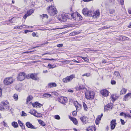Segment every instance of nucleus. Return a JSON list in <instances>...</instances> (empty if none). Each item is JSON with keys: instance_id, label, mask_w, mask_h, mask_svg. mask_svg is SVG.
<instances>
[{"instance_id": "1", "label": "nucleus", "mask_w": 131, "mask_h": 131, "mask_svg": "<svg viewBox=\"0 0 131 131\" xmlns=\"http://www.w3.org/2000/svg\"><path fill=\"white\" fill-rule=\"evenodd\" d=\"M47 9L48 13L51 16H54L56 14L57 12L55 7L53 6H48Z\"/></svg>"}, {"instance_id": "2", "label": "nucleus", "mask_w": 131, "mask_h": 131, "mask_svg": "<svg viewBox=\"0 0 131 131\" xmlns=\"http://www.w3.org/2000/svg\"><path fill=\"white\" fill-rule=\"evenodd\" d=\"M94 92L93 91H87L85 93L86 98L88 99L91 100L94 97Z\"/></svg>"}, {"instance_id": "3", "label": "nucleus", "mask_w": 131, "mask_h": 131, "mask_svg": "<svg viewBox=\"0 0 131 131\" xmlns=\"http://www.w3.org/2000/svg\"><path fill=\"white\" fill-rule=\"evenodd\" d=\"M75 77V76L74 74H72L70 76H68L66 78H63L62 79V81L65 83L69 82L71 81Z\"/></svg>"}, {"instance_id": "4", "label": "nucleus", "mask_w": 131, "mask_h": 131, "mask_svg": "<svg viewBox=\"0 0 131 131\" xmlns=\"http://www.w3.org/2000/svg\"><path fill=\"white\" fill-rule=\"evenodd\" d=\"M13 81L14 80L12 77H7L4 79V83L6 85H9L13 83Z\"/></svg>"}, {"instance_id": "5", "label": "nucleus", "mask_w": 131, "mask_h": 131, "mask_svg": "<svg viewBox=\"0 0 131 131\" xmlns=\"http://www.w3.org/2000/svg\"><path fill=\"white\" fill-rule=\"evenodd\" d=\"M82 13L85 16H92V12L86 8H84L82 10Z\"/></svg>"}, {"instance_id": "6", "label": "nucleus", "mask_w": 131, "mask_h": 131, "mask_svg": "<svg viewBox=\"0 0 131 131\" xmlns=\"http://www.w3.org/2000/svg\"><path fill=\"white\" fill-rule=\"evenodd\" d=\"M25 77V74L24 72H20L19 73L17 77L18 80L22 81L24 80Z\"/></svg>"}, {"instance_id": "7", "label": "nucleus", "mask_w": 131, "mask_h": 131, "mask_svg": "<svg viewBox=\"0 0 131 131\" xmlns=\"http://www.w3.org/2000/svg\"><path fill=\"white\" fill-rule=\"evenodd\" d=\"M68 99L66 97L61 96L59 97L58 101L61 103L65 104L67 102Z\"/></svg>"}, {"instance_id": "8", "label": "nucleus", "mask_w": 131, "mask_h": 131, "mask_svg": "<svg viewBox=\"0 0 131 131\" xmlns=\"http://www.w3.org/2000/svg\"><path fill=\"white\" fill-rule=\"evenodd\" d=\"M117 123H116V120L113 119L111 121L110 125L111 129H114Z\"/></svg>"}, {"instance_id": "9", "label": "nucleus", "mask_w": 131, "mask_h": 131, "mask_svg": "<svg viewBox=\"0 0 131 131\" xmlns=\"http://www.w3.org/2000/svg\"><path fill=\"white\" fill-rule=\"evenodd\" d=\"M74 105L75 106L77 110L78 111L81 109L82 106L77 101H75L74 102Z\"/></svg>"}, {"instance_id": "10", "label": "nucleus", "mask_w": 131, "mask_h": 131, "mask_svg": "<svg viewBox=\"0 0 131 131\" xmlns=\"http://www.w3.org/2000/svg\"><path fill=\"white\" fill-rule=\"evenodd\" d=\"M101 93L104 96L107 97L109 94V92L106 90L104 89L101 91Z\"/></svg>"}, {"instance_id": "11", "label": "nucleus", "mask_w": 131, "mask_h": 131, "mask_svg": "<svg viewBox=\"0 0 131 131\" xmlns=\"http://www.w3.org/2000/svg\"><path fill=\"white\" fill-rule=\"evenodd\" d=\"M61 17L59 18H58L59 20L61 22H64L67 20V17L64 15H61Z\"/></svg>"}, {"instance_id": "12", "label": "nucleus", "mask_w": 131, "mask_h": 131, "mask_svg": "<svg viewBox=\"0 0 131 131\" xmlns=\"http://www.w3.org/2000/svg\"><path fill=\"white\" fill-rule=\"evenodd\" d=\"M26 125L27 127L30 128L36 129L37 128V127H35L33 125L29 122H27L26 123Z\"/></svg>"}, {"instance_id": "13", "label": "nucleus", "mask_w": 131, "mask_h": 131, "mask_svg": "<svg viewBox=\"0 0 131 131\" xmlns=\"http://www.w3.org/2000/svg\"><path fill=\"white\" fill-rule=\"evenodd\" d=\"M3 106L5 107V109H8L9 108V104L8 102L7 101H4L2 102Z\"/></svg>"}, {"instance_id": "14", "label": "nucleus", "mask_w": 131, "mask_h": 131, "mask_svg": "<svg viewBox=\"0 0 131 131\" xmlns=\"http://www.w3.org/2000/svg\"><path fill=\"white\" fill-rule=\"evenodd\" d=\"M112 107V104H108L104 108L105 110H108L110 109H111Z\"/></svg>"}, {"instance_id": "15", "label": "nucleus", "mask_w": 131, "mask_h": 131, "mask_svg": "<svg viewBox=\"0 0 131 131\" xmlns=\"http://www.w3.org/2000/svg\"><path fill=\"white\" fill-rule=\"evenodd\" d=\"M100 15L99 10H97L94 13L93 15V17L94 18L97 17L99 16Z\"/></svg>"}, {"instance_id": "16", "label": "nucleus", "mask_w": 131, "mask_h": 131, "mask_svg": "<svg viewBox=\"0 0 131 131\" xmlns=\"http://www.w3.org/2000/svg\"><path fill=\"white\" fill-rule=\"evenodd\" d=\"M30 77L32 79L35 80H38V78L37 77L36 74H31L30 75Z\"/></svg>"}, {"instance_id": "17", "label": "nucleus", "mask_w": 131, "mask_h": 131, "mask_svg": "<svg viewBox=\"0 0 131 131\" xmlns=\"http://www.w3.org/2000/svg\"><path fill=\"white\" fill-rule=\"evenodd\" d=\"M69 118L74 123V124L77 125L78 124V122L77 120L75 118L69 117Z\"/></svg>"}, {"instance_id": "18", "label": "nucleus", "mask_w": 131, "mask_h": 131, "mask_svg": "<svg viewBox=\"0 0 131 131\" xmlns=\"http://www.w3.org/2000/svg\"><path fill=\"white\" fill-rule=\"evenodd\" d=\"M57 86L56 84L55 83H51L48 84V87L50 88L54 87H56Z\"/></svg>"}, {"instance_id": "19", "label": "nucleus", "mask_w": 131, "mask_h": 131, "mask_svg": "<svg viewBox=\"0 0 131 131\" xmlns=\"http://www.w3.org/2000/svg\"><path fill=\"white\" fill-rule=\"evenodd\" d=\"M131 96V93H129L127 94L124 96V99L125 101L127 100L129 97H130Z\"/></svg>"}, {"instance_id": "20", "label": "nucleus", "mask_w": 131, "mask_h": 131, "mask_svg": "<svg viewBox=\"0 0 131 131\" xmlns=\"http://www.w3.org/2000/svg\"><path fill=\"white\" fill-rule=\"evenodd\" d=\"M26 26L24 25H21L18 26H15L14 28V29H21L23 27L25 28Z\"/></svg>"}, {"instance_id": "21", "label": "nucleus", "mask_w": 131, "mask_h": 131, "mask_svg": "<svg viewBox=\"0 0 131 131\" xmlns=\"http://www.w3.org/2000/svg\"><path fill=\"white\" fill-rule=\"evenodd\" d=\"M86 130L87 131H95V129L94 126H92L87 128Z\"/></svg>"}, {"instance_id": "22", "label": "nucleus", "mask_w": 131, "mask_h": 131, "mask_svg": "<svg viewBox=\"0 0 131 131\" xmlns=\"http://www.w3.org/2000/svg\"><path fill=\"white\" fill-rule=\"evenodd\" d=\"M18 122L19 126L21 127L22 129H25V126L23 125V123L21 122L20 120H18Z\"/></svg>"}, {"instance_id": "23", "label": "nucleus", "mask_w": 131, "mask_h": 131, "mask_svg": "<svg viewBox=\"0 0 131 131\" xmlns=\"http://www.w3.org/2000/svg\"><path fill=\"white\" fill-rule=\"evenodd\" d=\"M12 126L14 128H16L18 127V125L16 122H13L12 123Z\"/></svg>"}, {"instance_id": "24", "label": "nucleus", "mask_w": 131, "mask_h": 131, "mask_svg": "<svg viewBox=\"0 0 131 131\" xmlns=\"http://www.w3.org/2000/svg\"><path fill=\"white\" fill-rule=\"evenodd\" d=\"M75 89L76 90L78 91L83 89V87L82 85H79L75 88Z\"/></svg>"}, {"instance_id": "25", "label": "nucleus", "mask_w": 131, "mask_h": 131, "mask_svg": "<svg viewBox=\"0 0 131 131\" xmlns=\"http://www.w3.org/2000/svg\"><path fill=\"white\" fill-rule=\"evenodd\" d=\"M80 119L81 121L84 124H85L86 123V118L85 117L83 116L80 118Z\"/></svg>"}, {"instance_id": "26", "label": "nucleus", "mask_w": 131, "mask_h": 131, "mask_svg": "<svg viewBox=\"0 0 131 131\" xmlns=\"http://www.w3.org/2000/svg\"><path fill=\"white\" fill-rule=\"evenodd\" d=\"M16 90L18 91H20L21 90V85L19 84H18L16 85L15 87Z\"/></svg>"}, {"instance_id": "27", "label": "nucleus", "mask_w": 131, "mask_h": 131, "mask_svg": "<svg viewBox=\"0 0 131 131\" xmlns=\"http://www.w3.org/2000/svg\"><path fill=\"white\" fill-rule=\"evenodd\" d=\"M127 90L125 88L122 89L120 91V95H122L125 94L127 91Z\"/></svg>"}, {"instance_id": "28", "label": "nucleus", "mask_w": 131, "mask_h": 131, "mask_svg": "<svg viewBox=\"0 0 131 131\" xmlns=\"http://www.w3.org/2000/svg\"><path fill=\"white\" fill-rule=\"evenodd\" d=\"M33 99V97L31 96H28L27 98V103H29V102L30 101L32 100Z\"/></svg>"}, {"instance_id": "29", "label": "nucleus", "mask_w": 131, "mask_h": 131, "mask_svg": "<svg viewBox=\"0 0 131 131\" xmlns=\"http://www.w3.org/2000/svg\"><path fill=\"white\" fill-rule=\"evenodd\" d=\"M114 75L116 76L118 78H120L121 77L119 73L118 72L115 71L114 72Z\"/></svg>"}, {"instance_id": "30", "label": "nucleus", "mask_w": 131, "mask_h": 131, "mask_svg": "<svg viewBox=\"0 0 131 131\" xmlns=\"http://www.w3.org/2000/svg\"><path fill=\"white\" fill-rule=\"evenodd\" d=\"M33 106H35V105H36V106H38L39 107H40L42 106V105L39 103H38V102H35L34 104H32Z\"/></svg>"}, {"instance_id": "31", "label": "nucleus", "mask_w": 131, "mask_h": 131, "mask_svg": "<svg viewBox=\"0 0 131 131\" xmlns=\"http://www.w3.org/2000/svg\"><path fill=\"white\" fill-rule=\"evenodd\" d=\"M48 67H49V69H52L55 67H56V66L55 65H52L50 64H49L48 66Z\"/></svg>"}, {"instance_id": "32", "label": "nucleus", "mask_w": 131, "mask_h": 131, "mask_svg": "<svg viewBox=\"0 0 131 131\" xmlns=\"http://www.w3.org/2000/svg\"><path fill=\"white\" fill-rule=\"evenodd\" d=\"M43 96L46 98H49L51 97V95L50 94L48 93H45L43 94Z\"/></svg>"}, {"instance_id": "33", "label": "nucleus", "mask_w": 131, "mask_h": 131, "mask_svg": "<svg viewBox=\"0 0 131 131\" xmlns=\"http://www.w3.org/2000/svg\"><path fill=\"white\" fill-rule=\"evenodd\" d=\"M39 123L43 126H44L46 124L45 123L41 120H39L38 121Z\"/></svg>"}, {"instance_id": "34", "label": "nucleus", "mask_w": 131, "mask_h": 131, "mask_svg": "<svg viewBox=\"0 0 131 131\" xmlns=\"http://www.w3.org/2000/svg\"><path fill=\"white\" fill-rule=\"evenodd\" d=\"M34 11V10L33 9H32L29 10L28 11H27V13L29 16L33 13Z\"/></svg>"}, {"instance_id": "35", "label": "nucleus", "mask_w": 131, "mask_h": 131, "mask_svg": "<svg viewBox=\"0 0 131 131\" xmlns=\"http://www.w3.org/2000/svg\"><path fill=\"white\" fill-rule=\"evenodd\" d=\"M103 116V114L102 113L101 114V115H98L96 119V121L97 120L99 121H100L101 120V118Z\"/></svg>"}, {"instance_id": "36", "label": "nucleus", "mask_w": 131, "mask_h": 131, "mask_svg": "<svg viewBox=\"0 0 131 131\" xmlns=\"http://www.w3.org/2000/svg\"><path fill=\"white\" fill-rule=\"evenodd\" d=\"M79 57L82 59L84 61L86 62H88L89 61V59L87 58L86 57H85L82 56H79Z\"/></svg>"}, {"instance_id": "37", "label": "nucleus", "mask_w": 131, "mask_h": 131, "mask_svg": "<svg viewBox=\"0 0 131 131\" xmlns=\"http://www.w3.org/2000/svg\"><path fill=\"white\" fill-rule=\"evenodd\" d=\"M111 99L113 101H115L116 100L115 96L114 95H112L111 97Z\"/></svg>"}, {"instance_id": "38", "label": "nucleus", "mask_w": 131, "mask_h": 131, "mask_svg": "<svg viewBox=\"0 0 131 131\" xmlns=\"http://www.w3.org/2000/svg\"><path fill=\"white\" fill-rule=\"evenodd\" d=\"M41 16L42 19H43L44 18H48V16H47L46 14H42L41 15Z\"/></svg>"}, {"instance_id": "39", "label": "nucleus", "mask_w": 131, "mask_h": 131, "mask_svg": "<svg viewBox=\"0 0 131 131\" xmlns=\"http://www.w3.org/2000/svg\"><path fill=\"white\" fill-rule=\"evenodd\" d=\"M13 97H14V99H15V100L16 101L18 99V95L16 94H15L13 96Z\"/></svg>"}, {"instance_id": "40", "label": "nucleus", "mask_w": 131, "mask_h": 131, "mask_svg": "<svg viewBox=\"0 0 131 131\" xmlns=\"http://www.w3.org/2000/svg\"><path fill=\"white\" fill-rule=\"evenodd\" d=\"M83 105L84 110L85 111H87L88 108L87 107L86 105L84 102L83 103Z\"/></svg>"}, {"instance_id": "41", "label": "nucleus", "mask_w": 131, "mask_h": 131, "mask_svg": "<svg viewBox=\"0 0 131 131\" xmlns=\"http://www.w3.org/2000/svg\"><path fill=\"white\" fill-rule=\"evenodd\" d=\"M124 117L125 118L127 117L130 118L131 117V116L130 114L125 113V114H124Z\"/></svg>"}, {"instance_id": "42", "label": "nucleus", "mask_w": 131, "mask_h": 131, "mask_svg": "<svg viewBox=\"0 0 131 131\" xmlns=\"http://www.w3.org/2000/svg\"><path fill=\"white\" fill-rule=\"evenodd\" d=\"M42 116V114H41V113H38L37 112L36 115V117H41Z\"/></svg>"}, {"instance_id": "43", "label": "nucleus", "mask_w": 131, "mask_h": 131, "mask_svg": "<svg viewBox=\"0 0 131 131\" xmlns=\"http://www.w3.org/2000/svg\"><path fill=\"white\" fill-rule=\"evenodd\" d=\"M14 18H13L9 20V21L10 22L11 24H12L15 21L14 20Z\"/></svg>"}, {"instance_id": "44", "label": "nucleus", "mask_w": 131, "mask_h": 131, "mask_svg": "<svg viewBox=\"0 0 131 131\" xmlns=\"http://www.w3.org/2000/svg\"><path fill=\"white\" fill-rule=\"evenodd\" d=\"M5 108L3 106L1 105L0 106V110L3 111L4 110L7 109H5Z\"/></svg>"}, {"instance_id": "45", "label": "nucleus", "mask_w": 131, "mask_h": 131, "mask_svg": "<svg viewBox=\"0 0 131 131\" xmlns=\"http://www.w3.org/2000/svg\"><path fill=\"white\" fill-rule=\"evenodd\" d=\"M71 61L69 60H66L65 61H62V62H64L66 64H68Z\"/></svg>"}, {"instance_id": "46", "label": "nucleus", "mask_w": 131, "mask_h": 131, "mask_svg": "<svg viewBox=\"0 0 131 131\" xmlns=\"http://www.w3.org/2000/svg\"><path fill=\"white\" fill-rule=\"evenodd\" d=\"M77 15L78 17H79L80 19L82 20V17L79 14L77 13Z\"/></svg>"}, {"instance_id": "47", "label": "nucleus", "mask_w": 131, "mask_h": 131, "mask_svg": "<svg viewBox=\"0 0 131 131\" xmlns=\"http://www.w3.org/2000/svg\"><path fill=\"white\" fill-rule=\"evenodd\" d=\"M54 118L56 119H60V117L58 115H56L54 116Z\"/></svg>"}, {"instance_id": "48", "label": "nucleus", "mask_w": 131, "mask_h": 131, "mask_svg": "<svg viewBox=\"0 0 131 131\" xmlns=\"http://www.w3.org/2000/svg\"><path fill=\"white\" fill-rule=\"evenodd\" d=\"M82 76H86L87 77H88L90 76V74L89 73H86L83 75Z\"/></svg>"}, {"instance_id": "49", "label": "nucleus", "mask_w": 131, "mask_h": 131, "mask_svg": "<svg viewBox=\"0 0 131 131\" xmlns=\"http://www.w3.org/2000/svg\"><path fill=\"white\" fill-rule=\"evenodd\" d=\"M109 12L110 14H113L114 12V10L113 9L109 10Z\"/></svg>"}, {"instance_id": "50", "label": "nucleus", "mask_w": 131, "mask_h": 131, "mask_svg": "<svg viewBox=\"0 0 131 131\" xmlns=\"http://www.w3.org/2000/svg\"><path fill=\"white\" fill-rule=\"evenodd\" d=\"M111 83L112 84H115L116 83V81L114 80H112Z\"/></svg>"}, {"instance_id": "51", "label": "nucleus", "mask_w": 131, "mask_h": 131, "mask_svg": "<svg viewBox=\"0 0 131 131\" xmlns=\"http://www.w3.org/2000/svg\"><path fill=\"white\" fill-rule=\"evenodd\" d=\"M71 19H75V17H74V16H75L74 14V13H72L71 15Z\"/></svg>"}, {"instance_id": "52", "label": "nucleus", "mask_w": 131, "mask_h": 131, "mask_svg": "<svg viewBox=\"0 0 131 131\" xmlns=\"http://www.w3.org/2000/svg\"><path fill=\"white\" fill-rule=\"evenodd\" d=\"M29 16V15L28 14V13H27V14H25L24 16L23 17V18H24L25 19H26L27 17L28 16Z\"/></svg>"}, {"instance_id": "53", "label": "nucleus", "mask_w": 131, "mask_h": 131, "mask_svg": "<svg viewBox=\"0 0 131 131\" xmlns=\"http://www.w3.org/2000/svg\"><path fill=\"white\" fill-rule=\"evenodd\" d=\"M26 115V114L25 113V112L23 111H22V116H25Z\"/></svg>"}, {"instance_id": "54", "label": "nucleus", "mask_w": 131, "mask_h": 131, "mask_svg": "<svg viewBox=\"0 0 131 131\" xmlns=\"http://www.w3.org/2000/svg\"><path fill=\"white\" fill-rule=\"evenodd\" d=\"M120 120L121 124L123 125H124L125 123L124 121L122 119H121Z\"/></svg>"}, {"instance_id": "55", "label": "nucleus", "mask_w": 131, "mask_h": 131, "mask_svg": "<svg viewBox=\"0 0 131 131\" xmlns=\"http://www.w3.org/2000/svg\"><path fill=\"white\" fill-rule=\"evenodd\" d=\"M77 114V112L75 111H74L72 113V114L74 116H75Z\"/></svg>"}, {"instance_id": "56", "label": "nucleus", "mask_w": 131, "mask_h": 131, "mask_svg": "<svg viewBox=\"0 0 131 131\" xmlns=\"http://www.w3.org/2000/svg\"><path fill=\"white\" fill-rule=\"evenodd\" d=\"M76 34L75 32H72L70 34V35L71 36H74Z\"/></svg>"}, {"instance_id": "57", "label": "nucleus", "mask_w": 131, "mask_h": 131, "mask_svg": "<svg viewBox=\"0 0 131 131\" xmlns=\"http://www.w3.org/2000/svg\"><path fill=\"white\" fill-rule=\"evenodd\" d=\"M34 113H31V114H32L34 116H36L37 112H36L35 110H34Z\"/></svg>"}, {"instance_id": "58", "label": "nucleus", "mask_w": 131, "mask_h": 131, "mask_svg": "<svg viewBox=\"0 0 131 131\" xmlns=\"http://www.w3.org/2000/svg\"><path fill=\"white\" fill-rule=\"evenodd\" d=\"M57 46L58 47H61L63 46V44H60L57 45Z\"/></svg>"}, {"instance_id": "59", "label": "nucleus", "mask_w": 131, "mask_h": 131, "mask_svg": "<svg viewBox=\"0 0 131 131\" xmlns=\"http://www.w3.org/2000/svg\"><path fill=\"white\" fill-rule=\"evenodd\" d=\"M120 3H121V5L122 6V7H123V5L124 3L123 0H121V1Z\"/></svg>"}, {"instance_id": "60", "label": "nucleus", "mask_w": 131, "mask_h": 131, "mask_svg": "<svg viewBox=\"0 0 131 131\" xmlns=\"http://www.w3.org/2000/svg\"><path fill=\"white\" fill-rule=\"evenodd\" d=\"M3 124H4V125L5 127H7V123L5 122L4 121H3Z\"/></svg>"}, {"instance_id": "61", "label": "nucleus", "mask_w": 131, "mask_h": 131, "mask_svg": "<svg viewBox=\"0 0 131 131\" xmlns=\"http://www.w3.org/2000/svg\"><path fill=\"white\" fill-rule=\"evenodd\" d=\"M124 114H125V113H124L123 112H122L120 114V115L121 116H123L124 117Z\"/></svg>"}, {"instance_id": "62", "label": "nucleus", "mask_w": 131, "mask_h": 131, "mask_svg": "<svg viewBox=\"0 0 131 131\" xmlns=\"http://www.w3.org/2000/svg\"><path fill=\"white\" fill-rule=\"evenodd\" d=\"M128 12L129 14H131V8L128 9Z\"/></svg>"}, {"instance_id": "63", "label": "nucleus", "mask_w": 131, "mask_h": 131, "mask_svg": "<svg viewBox=\"0 0 131 131\" xmlns=\"http://www.w3.org/2000/svg\"><path fill=\"white\" fill-rule=\"evenodd\" d=\"M102 62L103 63H105L106 62V61L105 60H103L102 61Z\"/></svg>"}, {"instance_id": "64", "label": "nucleus", "mask_w": 131, "mask_h": 131, "mask_svg": "<svg viewBox=\"0 0 131 131\" xmlns=\"http://www.w3.org/2000/svg\"><path fill=\"white\" fill-rule=\"evenodd\" d=\"M128 27L130 28H131V22L129 23L128 25Z\"/></svg>"}]
</instances>
